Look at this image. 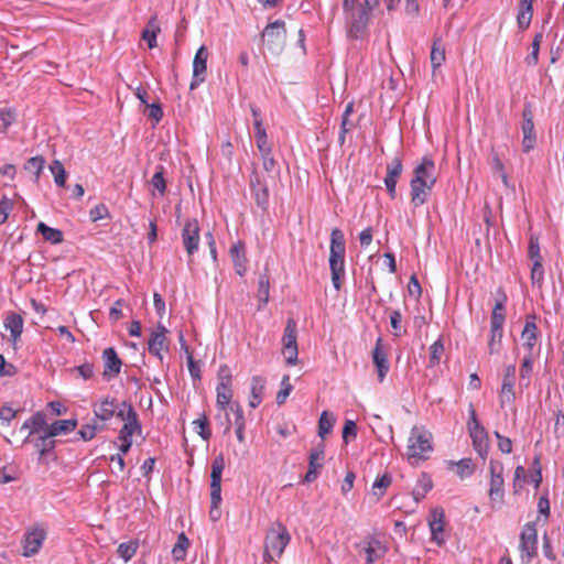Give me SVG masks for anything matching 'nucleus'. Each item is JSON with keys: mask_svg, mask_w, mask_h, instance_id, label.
<instances>
[{"mask_svg": "<svg viewBox=\"0 0 564 564\" xmlns=\"http://www.w3.org/2000/svg\"><path fill=\"white\" fill-rule=\"evenodd\" d=\"M490 486L489 498L491 501L502 502L505 496V479H503V465L496 460H490Z\"/></svg>", "mask_w": 564, "mask_h": 564, "instance_id": "nucleus-10", "label": "nucleus"}, {"mask_svg": "<svg viewBox=\"0 0 564 564\" xmlns=\"http://www.w3.org/2000/svg\"><path fill=\"white\" fill-rule=\"evenodd\" d=\"M491 167H492L494 172H496L500 175L503 185L509 186L508 175L505 171V165H503L502 161L500 160V158L498 156V154H496V153L492 154Z\"/></svg>", "mask_w": 564, "mask_h": 564, "instance_id": "nucleus-60", "label": "nucleus"}, {"mask_svg": "<svg viewBox=\"0 0 564 564\" xmlns=\"http://www.w3.org/2000/svg\"><path fill=\"white\" fill-rule=\"evenodd\" d=\"M156 17H153L149 21V26H153L154 29H144L142 31V39L147 41L148 46L153 48L156 46V33L160 32V28L155 25Z\"/></svg>", "mask_w": 564, "mask_h": 564, "instance_id": "nucleus-47", "label": "nucleus"}, {"mask_svg": "<svg viewBox=\"0 0 564 564\" xmlns=\"http://www.w3.org/2000/svg\"><path fill=\"white\" fill-rule=\"evenodd\" d=\"M109 216L108 207L105 204H98L89 212V218L91 221L96 223L102 218Z\"/></svg>", "mask_w": 564, "mask_h": 564, "instance_id": "nucleus-63", "label": "nucleus"}, {"mask_svg": "<svg viewBox=\"0 0 564 564\" xmlns=\"http://www.w3.org/2000/svg\"><path fill=\"white\" fill-rule=\"evenodd\" d=\"M528 257L532 262H542V256L540 252V242L539 238L534 235H531L529 238V248H528Z\"/></svg>", "mask_w": 564, "mask_h": 564, "instance_id": "nucleus-54", "label": "nucleus"}, {"mask_svg": "<svg viewBox=\"0 0 564 564\" xmlns=\"http://www.w3.org/2000/svg\"><path fill=\"white\" fill-rule=\"evenodd\" d=\"M194 430L197 431L198 435L204 440L208 441L212 436L209 423L206 414H202L198 419L193 421Z\"/></svg>", "mask_w": 564, "mask_h": 564, "instance_id": "nucleus-43", "label": "nucleus"}, {"mask_svg": "<svg viewBox=\"0 0 564 564\" xmlns=\"http://www.w3.org/2000/svg\"><path fill=\"white\" fill-rule=\"evenodd\" d=\"M291 535L284 524L281 522L273 523L264 539V561H274L275 557H281L284 549L290 543Z\"/></svg>", "mask_w": 564, "mask_h": 564, "instance_id": "nucleus-3", "label": "nucleus"}, {"mask_svg": "<svg viewBox=\"0 0 564 564\" xmlns=\"http://www.w3.org/2000/svg\"><path fill=\"white\" fill-rule=\"evenodd\" d=\"M370 13L367 9L357 8L356 10L345 12L347 23V35L349 39H361L368 29Z\"/></svg>", "mask_w": 564, "mask_h": 564, "instance_id": "nucleus-8", "label": "nucleus"}, {"mask_svg": "<svg viewBox=\"0 0 564 564\" xmlns=\"http://www.w3.org/2000/svg\"><path fill=\"white\" fill-rule=\"evenodd\" d=\"M474 449L477 454L485 459L489 452V438L486 430H478V432H471L469 434Z\"/></svg>", "mask_w": 564, "mask_h": 564, "instance_id": "nucleus-31", "label": "nucleus"}, {"mask_svg": "<svg viewBox=\"0 0 564 564\" xmlns=\"http://www.w3.org/2000/svg\"><path fill=\"white\" fill-rule=\"evenodd\" d=\"M164 171L165 169L163 165H158L156 171L150 181V184L153 186L154 189H156L160 193V195H164L166 191Z\"/></svg>", "mask_w": 564, "mask_h": 564, "instance_id": "nucleus-42", "label": "nucleus"}, {"mask_svg": "<svg viewBox=\"0 0 564 564\" xmlns=\"http://www.w3.org/2000/svg\"><path fill=\"white\" fill-rule=\"evenodd\" d=\"M229 254L231 257L236 273L240 276H243L247 272L245 243L241 241L234 243L229 249Z\"/></svg>", "mask_w": 564, "mask_h": 564, "instance_id": "nucleus-24", "label": "nucleus"}, {"mask_svg": "<svg viewBox=\"0 0 564 564\" xmlns=\"http://www.w3.org/2000/svg\"><path fill=\"white\" fill-rule=\"evenodd\" d=\"M521 130L523 133L522 150L529 153L536 144V133L533 121V110L530 102L524 104L522 110V124Z\"/></svg>", "mask_w": 564, "mask_h": 564, "instance_id": "nucleus-9", "label": "nucleus"}, {"mask_svg": "<svg viewBox=\"0 0 564 564\" xmlns=\"http://www.w3.org/2000/svg\"><path fill=\"white\" fill-rule=\"evenodd\" d=\"M530 279L533 285H542L544 280V269L542 262H532Z\"/></svg>", "mask_w": 564, "mask_h": 564, "instance_id": "nucleus-58", "label": "nucleus"}, {"mask_svg": "<svg viewBox=\"0 0 564 564\" xmlns=\"http://www.w3.org/2000/svg\"><path fill=\"white\" fill-rule=\"evenodd\" d=\"M430 58L433 70L438 68L445 62V48L442 45L441 39H435L433 41Z\"/></svg>", "mask_w": 564, "mask_h": 564, "instance_id": "nucleus-37", "label": "nucleus"}, {"mask_svg": "<svg viewBox=\"0 0 564 564\" xmlns=\"http://www.w3.org/2000/svg\"><path fill=\"white\" fill-rule=\"evenodd\" d=\"M519 549L521 552L522 562L529 564L538 554V532L536 523L534 521L528 522L523 525L520 533Z\"/></svg>", "mask_w": 564, "mask_h": 564, "instance_id": "nucleus-6", "label": "nucleus"}, {"mask_svg": "<svg viewBox=\"0 0 564 564\" xmlns=\"http://www.w3.org/2000/svg\"><path fill=\"white\" fill-rule=\"evenodd\" d=\"M502 336H503V329L490 328V337H489V341H488L489 354L492 355L498 351V347L501 344Z\"/></svg>", "mask_w": 564, "mask_h": 564, "instance_id": "nucleus-57", "label": "nucleus"}, {"mask_svg": "<svg viewBox=\"0 0 564 564\" xmlns=\"http://www.w3.org/2000/svg\"><path fill=\"white\" fill-rule=\"evenodd\" d=\"M444 352V344L442 339H437L430 346L429 367H435L441 362V357Z\"/></svg>", "mask_w": 564, "mask_h": 564, "instance_id": "nucleus-45", "label": "nucleus"}, {"mask_svg": "<svg viewBox=\"0 0 564 564\" xmlns=\"http://www.w3.org/2000/svg\"><path fill=\"white\" fill-rule=\"evenodd\" d=\"M31 442H34V446L37 449L40 457L47 456L56 446V442L53 440L52 435H48L46 430L43 431V434H41L36 440L31 438Z\"/></svg>", "mask_w": 564, "mask_h": 564, "instance_id": "nucleus-33", "label": "nucleus"}, {"mask_svg": "<svg viewBox=\"0 0 564 564\" xmlns=\"http://www.w3.org/2000/svg\"><path fill=\"white\" fill-rule=\"evenodd\" d=\"M534 321L535 316L529 315L521 333V337L524 340L523 346L529 350L528 352H532V349L536 344L538 327Z\"/></svg>", "mask_w": 564, "mask_h": 564, "instance_id": "nucleus-27", "label": "nucleus"}, {"mask_svg": "<svg viewBox=\"0 0 564 564\" xmlns=\"http://www.w3.org/2000/svg\"><path fill=\"white\" fill-rule=\"evenodd\" d=\"M138 547V541L123 542L119 544L117 552L121 558L128 562L135 555Z\"/></svg>", "mask_w": 564, "mask_h": 564, "instance_id": "nucleus-44", "label": "nucleus"}, {"mask_svg": "<svg viewBox=\"0 0 564 564\" xmlns=\"http://www.w3.org/2000/svg\"><path fill=\"white\" fill-rule=\"evenodd\" d=\"M433 452V437L432 433L424 426L414 425L411 429L406 446V456L412 465L417 464L420 460L430 458Z\"/></svg>", "mask_w": 564, "mask_h": 564, "instance_id": "nucleus-2", "label": "nucleus"}, {"mask_svg": "<svg viewBox=\"0 0 564 564\" xmlns=\"http://www.w3.org/2000/svg\"><path fill=\"white\" fill-rule=\"evenodd\" d=\"M182 240L188 256H193L198 250L199 225L197 219L186 220L182 230Z\"/></svg>", "mask_w": 564, "mask_h": 564, "instance_id": "nucleus-15", "label": "nucleus"}, {"mask_svg": "<svg viewBox=\"0 0 564 564\" xmlns=\"http://www.w3.org/2000/svg\"><path fill=\"white\" fill-rule=\"evenodd\" d=\"M217 400L216 404L221 411H226L227 408H230V401L232 398L231 390V375H226L224 382H219L217 388Z\"/></svg>", "mask_w": 564, "mask_h": 564, "instance_id": "nucleus-25", "label": "nucleus"}, {"mask_svg": "<svg viewBox=\"0 0 564 564\" xmlns=\"http://www.w3.org/2000/svg\"><path fill=\"white\" fill-rule=\"evenodd\" d=\"M392 477L388 473L383 474L381 477L377 478L372 485L373 495H377L378 498H381L386 491V489L391 485Z\"/></svg>", "mask_w": 564, "mask_h": 564, "instance_id": "nucleus-51", "label": "nucleus"}, {"mask_svg": "<svg viewBox=\"0 0 564 564\" xmlns=\"http://www.w3.org/2000/svg\"><path fill=\"white\" fill-rule=\"evenodd\" d=\"M292 390H293V386L290 382V376L289 375H284L282 380H281V389L276 393V399H275L276 403L279 405L283 404L285 402L286 398L292 392Z\"/></svg>", "mask_w": 564, "mask_h": 564, "instance_id": "nucleus-53", "label": "nucleus"}, {"mask_svg": "<svg viewBox=\"0 0 564 564\" xmlns=\"http://www.w3.org/2000/svg\"><path fill=\"white\" fill-rule=\"evenodd\" d=\"M435 163L431 156L426 155L422 158L420 164H417L413 171V181L425 183L426 185H435L437 181Z\"/></svg>", "mask_w": 564, "mask_h": 564, "instance_id": "nucleus-16", "label": "nucleus"}, {"mask_svg": "<svg viewBox=\"0 0 564 564\" xmlns=\"http://www.w3.org/2000/svg\"><path fill=\"white\" fill-rule=\"evenodd\" d=\"M77 426V420L76 419H68V420H57L53 422L52 424H47L46 431L48 432V435H52L53 437L62 434H68L73 432Z\"/></svg>", "mask_w": 564, "mask_h": 564, "instance_id": "nucleus-32", "label": "nucleus"}, {"mask_svg": "<svg viewBox=\"0 0 564 564\" xmlns=\"http://www.w3.org/2000/svg\"><path fill=\"white\" fill-rule=\"evenodd\" d=\"M451 464L457 467L456 473L462 479L471 476L474 473V465L470 458H463L456 463L451 462Z\"/></svg>", "mask_w": 564, "mask_h": 564, "instance_id": "nucleus-49", "label": "nucleus"}, {"mask_svg": "<svg viewBox=\"0 0 564 564\" xmlns=\"http://www.w3.org/2000/svg\"><path fill=\"white\" fill-rule=\"evenodd\" d=\"M390 324L395 337H400L405 334V329L402 326V314L399 310L392 311L390 315Z\"/></svg>", "mask_w": 564, "mask_h": 564, "instance_id": "nucleus-56", "label": "nucleus"}, {"mask_svg": "<svg viewBox=\"0 0 564 564\" xmlns=\"http://www.w3.org/2000/svg\"><path fill=\"white\" fill-rule=\"evenodd\" d=\"M46 426L47 423L45 414L42 411L34 413L29 420H26L23 423L21 427L22 430H30L29 435L23 441V443L31 442V437L40 431H45Z\"/></svg>", "mask_w": 564, "mask_h": 564, "instance_id": "nucleus-26", "label": "nucleus"}, {"mask_svg": "<svg viewBox=\"0 0 564 564\" xmlns=\"http://www.w3.org/2000/svg\"><path fill=\"white\" fill-rule=\"evenodd\" d=\"M468 414H469V417L467 421V429H468L469 434L471 432H478V430H485V427L480 424V422L477 417L476 410L471 403L469 404Z\"/></svg>", "mask_w": 564, "mask_h": 564, "instance_id": "nucleus-59", "label": "nucleus"}, {"mask_svg": "<svg viewBox=\"0 0 564 564\" xmlns=\"http://www.w3.org/2000/svg\"><path fill=\"white\" fill-rule=\"evenodd\" d=\"M324 445L321 444L318 447L313 448L308 456V468L321 469L323 464L318 463V460L324 459Z\"/></svg>", "mask_w": 564, "mask_h": 564, "instance_id": "nucleus-55", "label": "nucleus"}, {"mask_svg": "<svg viewBox=\"0 0 564 564\" xmlns=\"http://www.w3.org/2000/svg\"><path fill=\"white\" fill-rule=\"evenodd\" d=\"M37 232L42 235V237L50 241L53 245L61 243L64 239L63 231L56 228H52L47 226L45 223L40 221L36 227Z\"/></svg>", "mask_w": 564, "mask_h": 564, "instance_id": "nucleus-36", "label": "nucleus"}, {"mask_svg": "<svg viewBox=\"0 0 564 564\" xmlns=\"http://www.w3.org/2000/svg\"><path fill=\"white\" fill-rule=\"evenodd\" d=\"M45 539L46 531L42 527L34 525L33 528L29 529L25 532L24 539L22 541L23 556L32 557L36 555L40 552Z\"/></svg>", "mask_w": 564, "mask_h": 564, "instance_id": "nucleus-11", "label": "nucleus"}, {"mask_svg": "<svg viewBox=\"0 0 564 564\" xmlns=\"http://www.w3.org/2000/svg\"><path fill=\"white\" fill-rule=\"evenodd\" d=\"M432 488L433 481L431 476L426 473H421L417 478L416 486L412 491L415 502L421 501Z\"/></svg>", "mask_w": 564, "mask_h": 564, "instance_id": "nucleus-34", "label": "nucleus"}, {"mask_svg": "<svg viewBox=\"0 0 564 564\" xmlns=\"http://www.w3.org/2000/svg\"><path fill=\"white\" fill-rule=\"evenodd\" d=\"M533 0H520L519 2V9L517 14V24L519 30L524 31L527 30L532 21L533 17V7H532Z\"/></svg>", "mask_w": 564, "mask_h": 564, "instance_id": "nucleus-29", "label": "nucleus"}, {"mask_svg": "<svg viewBox=\"0 0 564 564\" xmlns=\"http://www.w3.org/2000/svg\"><path fill=\"white\" fill-rule=\"evenodd\" d=\"M102 429L104 426L97 425L96 421L93 420V423L84 424L77 434L83 441L87 442L93 440L96 436L97 431Z\"/></svg>", "mask_w": 564, "mask_h": 564, "instance_id": "nucleus-52", "label": "nucleus"}, {"mask_svg": "<svg viewBox=\"0 0 564 564\" xmlns=\"http://www.w3.org/2000/svg\"><path fill=\"white\" fill-rule=\"evenodd\" d=\"M433 188V185H426L425 183H420L416 181L411 180L410 182V195H411V204L416 208L429 200V196L431 194V191Z\"/></svg>", "mask_w": 564, "mask_h": 564, "instance_id": "nucleus-23", "label": "nucleus"}, {"mask_svg": "<svg viewBox=\"0 0 564 564\" xmlns=\"http://www.w3.org/2000/svg\"><path fill=\"white\" fill-rule=\"evenodd\" d=\"M445 512L443 508H434L431 510L429 518V527L431 530V541L437 546L445 543L444 539Z\"/></svg>", "mask_w": 564, "mask_h": 564, "instance_id": "nucleus-14", "label": "nucleus"}, {"mask_svg": "<svg viewBox=\"0 0 564 564\" xmlns=\"http://www.w3.org/2000/svg\"><path fill=\"white\" fill-rule=\"evenodd\" d=\"M345 236L339 228H334L330 232L329 247V269L332 274V283L336 291L341 288V280L345 276Z\"/></svg>", "mask_w": 564, "mask_h": 564, "instance_id": "nucleus-1", "label": "nucleus"}, {"mask_svg": "<svg viewBox=\"0 0 564 564\" xmlns=\"http://www.w3.org/2000/svg\"><path fill=\"white\" fill-rule=\"evenodd\" d=\"M533 362H534V357H533V354L532 352H528L523 359H522V362H521V367H520V381L524 382V386L528 387L529 383H530V377H531V373H532V370H533Z\"/></svg>", "mask_w": 564, "mask_h": 564, "instance_id": "nucleus-41", "label": "nucleus"}, {"mask_svg": "<svg viewBox=\"0 0 564 564\" xmlns=\"http://www.w3.org/2000/svg\"><path fill=\"white\" fill-rule=\"evenodd\" d=\"M336 419L333 413L323 411L318 420V435L324 438L325 435L330 433Z\"/></svg>", "mask_w": 564, "mask_h": 564, "instance_id": "nucleus-39", "label": "nucleus"}, {"mask_svg": "<svg viewBox=\"0 0 564 564\" xmlns=\"http://www.w3.org/2000/svg\"><path fill=\"white\" fill-rule=\"evenodd\" d=\"M225 468V457L217 455L212 463L210 470V510L209 517L213 521L220 519L221 512L219 505L221 502V474Z\"/></svg>", "mask_w": 564, "mask_h": 564, "instance_id": "nucleus-4", "label": "nucleus"}, {"mask_svg": "<svg viewBox=\"0 0 564 564\" xmlns=\"http://www.w3.org/2000/svg\"><path fill=\"white\" fill-rule=\"evenodd\" d=\"M50 170L52 172V174L54 175V182L57 186L59 187H64L65 186V183H66V171L63 166V164L61 163V161L58 160H55L52 162V164L50 165Z\"/></svg>", "mask_w": 564, "mask_h": 564, "instance_id": "nucleus-46", "label": "nucleus"}, {"mask_svg": "<svg viewBox=\"0 0 564 564\" xmlns=\"http://www.w3.org/2000/svg\"><path fill=\"white\" fill-rule=\"evenodd\" d=\"M122 406L127 408L126 422L121 427L118 438H132L134 433H141L142 426L139 421L138 413L132 404L128 401H122Z\"/></svg>", "mask_w": 564, "mask_h": 564, "instance_id": "nucleus-18", "label": "nucleus"}, {"mask_svg": "<svg viewBox=\"0 0 564 564\" xmlns=\"http://www.w3.org/2000/svg\"><path fill=\"white\" fill-rule=\"evenodd\" d=\"M23 318L20 314L11 312L4 318V327L10 330L11 339L15 343L23 332Z\"/></svg>", "mask_w": 564, "mask_h": 564, "instance_id": "nucleus-30", "label": "nucleus"}, {"mask_svg": "<svg viewBox=\"0 0 564 564\" xmlns=\"http://www.w3.org/2000/svg\"><path fill=\"white\" fill-rule=\"evenodd\" d=\"M265 388V379L260 376H254L251 379L250 386V394H256L258 397L263 398V392Z\"/></svg>", "mask_w": 564, "mask_h": 564, "instance_id": "nucleus-62", "label": "nucleus"}, {"mask_svg": "<svg viewBox=\"0 0 564 564\" xmlns=\"http://www.w3.org/2000/svg\"><path fill=\"white\" fill-rule=\"evenodd\" d=\"M189 546V540L184 532L180 533L177 541L172 549V555L175 561H183L186 556L187 547Z\"/></svg>", "mask_w": 564, "mask_h": 564, "instance_id": "nucleus-38", "label": "nucleus"}, {"mask_svg": "<svg viewBox=\"0 0 564 564\" xmlns=\"http://www.w3.org/2000/svg\"><path fill=\"white\" fill-rule=\"evenodd\" d=\"M44 166H45V159L41 155H36L33 158H30L24 163L23 169L29 173H33L35 176V182H37Z\"/></svg>", "mask_w": 564, "mask_h": 564, "instance_id": "nucleus-40", "label": "nucleus"}, {"mask_svg": "<svg viewBox=\"0 0 564 564\" xmlns=\"http://www.w3.org/2000/svg\"><path fill=\"white\" fill-rule=\"evenodd\" d=\"M101 357L104 361L102 377L106 381H110L120 373L122 361L113 347L104 349Z\"/></svg>", "mask_w": 564, "mask_h": 564, "instance_id": "nucleus-17", "label": "nucleus"}, {"mask_svg": "<svg viewBox=\"0 0 564 564\" xmlns=\"http://www.w3.org/2000/svg\"><path fill=\"white\" fill-rule=\"evenodd\" d=\"M372 361L377 368L378 379L380 382L383 381L390 369L387 352L383 350V339L379 336L376 340V345L372 349Z\"/></svg>", "mask_w": 564, "mask_h": 564, "instance_id": "nucleus-20", "label": "nucleus"}, {"mask_svg": "<svg viewBox=\"0 0 564 564\" xmlns=\"http://www.w3.org/2000/svg\"><path fill=\"white\" fill-rule=\"evenodd\" d=\"M357 436V425L352 420H346L343 427V441L348 444L350 440Z\"/></svg>", "mask_w": 564, "mask_h": 564, "instance_id": "nucleus-61", "label": "nucleus"}, {"mask_svg": "<svg viewBox=\"0 0 564 564\" xmlns=\"http://www.w3.org/2000/svg\"><path fill=\"white\" fill-rule=\"evenodd\" d=\"M288 31L283 20L267 24L261 33V40L273 54H280L285 47Z\"/></svg>", "mask_w": 564, "mask_h": 564, "instance_id": "nucleus-5", "label": "nucleus"}, {"mask_svg": "<svg viewBox=\"0 0 564 564\" xmlns=\"http://www.w3.org/2000/svg\"><path fill=\"white\" fill-rule=\"evenodd\" d=\"M258 311H261L269 302L270 299V275L268 273V268L264 269L263 273L259 274L258 279Z\"/></svg>", "mask_w": 564, "mask_h": 564, "instance_id": "nucleus-28", "label": "nucleus"}, {"mask_svg": "<svg viewBox=\"0 0 564 564\" xmlns=\"http://www.w3.org/2000/svg\"><path fill=\"white\" fill-rule=\"evenodd\" d=\"M167 329L159 324L156 330L151 333V337L148 341V350L151 355L158 357L161 361L163 360L162 350H167L166 334Z\"/></svg>", "mask_w": 564, "mask_h": 564, "instance_id": "nucleus-21", "label": "nucleus"}, {"mask_svg": "<svg viewBox=\"0 0 564 564\" xmlns=\"http://www.w3.org/2000/svg\"><path fill=\"white\" fill-rule=\"evenodd\" d=\"M17 111L13 108L0 109V132H6L7 129L15 121Z\"/></svg>", "mask_w": 564, "mask_h": 564, "instance_id": "nucleus-48", "label": "nucleus"}, {"mask_svg": "<svg viewBox=\"0 0 564 564\" xmlns=\"http://www.w3.org/2000/svg\"><path fill=\"white\" fill-rule=\"evenodd\" d=\"M208 50L205 45H202L194 56L193 61V78L189 85V89L194 90L206 79Z\"/></svg>", "mask_w": 564, "mask_h": 564, "instance_id": "nucleus-13", "label": "nucleus"}, {"mask_svg": "<svg viewBox=\"0 0 564 564\" xmlns=\"http://www.w3.org/2000/svg\"><path fill=\"white\" fill-rule=\"evenodd\" d=\"M495 436L498 441V448L503 454H510L512 452V441L501 435L498 431L495 432Z\"/></svg>", "mask_w": 564, "mask_h": 564, "instance_id": "nucleus-64", "label": "nucleus"}, {"mask_svg": "<svg viewBox=\"0 0 564 564\" xmlns=\"http://www.w3.org/2000/svg\"><path fill=\"white\" fill-rule=\"evenodd\" d=\"M516 399L514 393V384L513 383H505L501 384V390L499 393L500 406L503 408L507 403H512Z\"/></svg>", "mask_w": 564, "mask_h": 564, "instance_id": "nucleus-50", "label": "nucleus"}, {"mask_svg": "<svg viewBox=\"0 0 564 564\" xmlns=\"http://www.w3.org/2000/svg\"><path fill=\"white\" fill-rule=\"evenodd\" d=\"M283 355L288 366H294L297 362V325L293 318L286 321L282 337Z\"/></svg>", "mask_w": 564, "mask_h": 564, "instance_id": "nucleus-7", "label": "nucleus"}, {"mask_svg": "<svg viewBox=\"0 0 564 564\" xmlns=\"http://www.w3.org/2000/svg\"><path fill=\"white\" fill-rule=\"evenodd\" d=\"M366 564H375V562L384 555L386 547L376 539H371L365 547Z\"/></svg>", "mask_w": 564, "mask_h": 564, "instance_id": "nucleus-35", "label": "nucleus"}, {"mask_svg": "<svg viewBox=\"0 0 564 564\" xmlns=\"http://www.w3.org/2000/svg\"><path fill=\"white\" fill-rule=\"evenodd\" d=\"M118 409L117 400L111 397H105L101 399L99 404H94V421L100 420L104 422L109 421L115 416L116 410Z\"/></svg>", "mask_w": 564, "mask_h": 564, "instance_id": "nucleus-22", "label": "nucleus"}, {"mask_svg": "<svg viewBox=\"0 0 564 564\" xmlns=\"http://www.w3.org/2000/svg\"><path fill=\"white\" fill-rule=\"evenodd\" d=\"M403 164L400 158L395 156L390 163L387 164V175L384 177V185L389 196L394 199L397 196V183L402 174Z\"/></svg>", "mask_w": 564, "mask_h": 564, "instance_id": "nucleus-19", "label": "nucleus"}, {"mask_svg": "<svg viewBox=\"0 0 564 564\" xmlns=\"http://www.w3.org/2000/svg\"><path fill=\"white\" fill-rule=\"evenodd\" d=\"M250 191L257 206L265 212L269 207V188L256 170L250 174Z\"/></svg>", "mask_w": 564, "mask_h": 564, "instance_id": "nucleus-12", "label": "nucleus"}]
</instances>
